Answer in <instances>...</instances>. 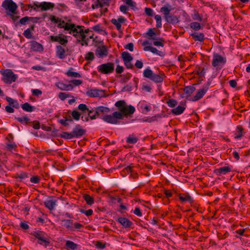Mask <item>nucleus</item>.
Masks as SVG:
<instances>
[{
	"instance_id": "1",
	"label": "nucleus",
	"mask_w": 250,
	"mask_h": 250,
	"mask_svg": "<svg viewBox=\"0 0 250 250\" xmlns=\"http://www.w3.org/2000/svg\"><path fill=\"white\" fill-rule=\"evenodd\" d=\"M115 106L118 108L119 111L112 113V117H109L108 119H110L111 123H115V125L120 124L124 116H131L135 111L133 106L127 105L124 100L117 101L115 103Z\"/></svg>"
},
{
	"instance_id": "2",
	"label": "nucleus",
	"mask_w": 250,
	"mask_h": 250,
	"mask_svg": "<svg viewBox=\"0 0 250 250\" xmlns=\"http://www.w3.org/2000/svg\"><path fill=\"white\" fill-rule=\"evenodd\" d=\"M84 26L81 25H76L74 27L75 30L76 31V33H73L72 35L75 37L77 39V42L80 43L82 46H88V40L86 39L89 32H91L89 29L83 30Z\"/></svg>"
},
{
	"instance_id": "3",
	"label": "nucleus",
	"mask_w": 250,
	"mask_h": 250,
	"mask_svg": "<svg viewBox=\"0 0 250 250\" xmlns=\"http://www.w3.org/2000/svg\"><path fill=\"white\" fill-rule=\"evenodd\" d=\"M94 111H95V113L93 116H95V119L97 117H99L107 123L115 125V123H111L110 119H108L109 117H112V113L107 114L110 112L109 108L103 106H98L95 108Z\"/></svg>"
},
{
	"instance_id": "4",
	"label": "nucleus",
	"mask_w": 250,
	"mask_h": 250,
	"mask_svg": "<svg viewBox=\"0 0 250 250\" xmlns=\"http://www.w3.org/2000/svg\"><path fill=\"white\" fill-rule=\"evenodd\" d=\"M38 239L37 244L43 246L44 248L48 247L50 244V237L42 231H36L31 233Z\"/></svg>"
},
{
	"instance_id": "5",
	"label": "nucleus",
	"mask_w": 250,
	"mask_h": 250,
	"mask_svg": "<svg viewBox=\"0 0 250 250\" xmlns=\"http://www.w3.org/2000/svg\"><path fill=\"white\" fill-rule=\"evenodd\" d=\"M171 10L172 9L170 7H168L164 6L161 8L160 12L163 14L165 20L167 22L176 24L178 22L179 20L176 16L173 15H170Z\"/></svg>"
},
{
	"instance_id": "6",
	"label": "nucleus",
	"mask_w": 250,
	"mask_h": 250,
	"mask_svg": "<svg viewBox=\"0 0 250 250\" xmlns=\"http://www.w3.org/2000/svg\"><path fill=\"white\" fill-rule=\"evenodd\" d=\"M62 221L63 222V226L71 231H82L84 228L83 225L78 222L73 223L72 220L64 219Z\"/></svg>"
},
{
	"instance_id": "7",
	"label": "nucleus",
	"mask_w": 250,
	"mask_h": 250,
	"mask_svg": "<svg viewBox=\"0 0 250 250\" xmlns=\"http://www.w3.org/2000/svg\"><path fill=\"white\" fill-rule=\"evenodd\" d=\"M2 6L6 11L7 15L11 13L17 14L18 6L12 0H4L2 3Z\"/></svg>"
},
{
	"instance_id": "8",
	"label": "nucleus",
	"mask_w": 250,
	"mask_h": 250,
	"mask_svg": "<svg viewBox=\"0 0 250 250\" xmlns=\"http://www.w3.org/2000/svg\"><path fill=\"white\" fill-rule=\"evenodd\" d=\"M2 80L7 84H10L16 81L17 75L15 74L11 69H6L2 73Z\"/></svg>"
},
{
	"instance_id": "9",
	"label": "nucleus",
	"mask_w": 250,
	"mask_h": 250,
	"mask_svg": "<svg viewBox=\"0 0 250 250\" xmlns=\"http://www.w3.org/2000/svg\"><path fill=\"white\" fill-rule=\"evenodd\" d=\"M97 69L102 74H108L113 72L114 64L110 62L103 63L98 66Z\"/></svg>"
},
{
	"instance_id": "10",
	"label": "nucleus",
	"mask_w": 250,
	"mask_h": 250,
	"mask_svg": "<svg viewBox=\"0 0 250 250\" xmlns=\"http://www.w3.org/2000/svg\"><path fill=\"white\" fill-rule=\"evenodd\" d=\"M75 26V24L74 23L66 22L64 21L61 20V22H59V24H58V27L63 28L65 31H68V33L72 35L73 33L76 32V31L74 29Z\"/></svg>"
},
{
	"instance_id": "11",
	"label": "nucleus",
	"mask_w": 250,
	"mask_h": 250,
	"mask_svg": "<svg viewBox=\"0 0 250 250\" xmlns=\"http://www.w3.org/2000/svg\"><path fill=\"white\" fill-rule=\"evenodd\" d=\"M226 58L222 57L220 55L216 53L213 56L212 65L214 67H217L221 65H224L226 63Z\"/></svg>"
},
{
	"instance_id": "12",
	"label": "nucleus",
	"mask_w": 250,
	"mask_h": 250,
	"mask_svg": "<svg viewBox=\"0 0 250 250\" xmlns=\"http://www.w3.org/2000/svg\"><path fill=\"white\" fill-rule=\"evenodd\" d=\"M86 94L90 97H103L105 95V91L100 89H90L86 92Z\"/></svg>"
},
{
	"instance_id": "13",
	"label": "nucleus",
	"mask_w": 250,
	"mask_h": 250,
	"mask_svg": "<svg viewBox=\"0 0 250 250\" xmlns=\"http://www.w3.org/2000/svg\"><path fill=\"white\" fill-rule=\"evenodd\" d=\"M62 36H64L63 35L61 34L58 36H51L49 38L52 42H58L62 45H66L68 42V40L62 38Z\"/></svg>"
},
{
	"instance_id": "14",
	"label": "nucleus",
	"mask_w": 250,
	"mask_h": 250,
	"mask_svg": "<svg viewBox=\"0 0 250 250\" xmlns=\"http://www.w3.org/2000/svg\"><path fill=\"white\" fill-rule=\"evenodd\" d=\"M231 166H225L223 167H221L219 168L215 169L214 172L217 175L220 176L221 175H225L231 171Z\"/></svg>"
},
{
	"instance_id": "15",
	"label": "nucleus",
	"mask_w": 250,
	"mask_h": 250,
	"mask_svg": "<svg viewBox=\"0 0 250 250\" xmlns=\"http://www.w3.org/2000/svg\"><path fill=\"white\" fill-rule=\"evenodd\" d=\"M72 132L74 138H79L85 134V130L82 129L81 126L78 125L73 128Z\"/></svg>"
},
{
	"instance_id": "16",
	"label": "nucleus",
	"mask_w": 250,
	"mask_h": 250,
	"mask_svg": "<svg viewBox=\"0 0 250 250\" xmlns=\"http://www.w3.org/2000/svg\"><path fill=\"white\" fill-rule=\"evenodd\" d=\"M34 5L37 6L38 8H41L42 11H46L55 6L54 3L49 2H42L39 4L34 3Z\"/></svg>"
},
{
	"instance_id": "17",
	"label": "nucleus",
	"mask_w": 250,
	"mask_h": 250,
	"mask_svg": "<svg viewBox=\"0 0 250 250\" xmlns=\"http://www.w3.org/2000/svg\"><path fill=\"white\" fill-rule=\"evenodd\" d=\"M30 49L34 51L42 52L43 51L42 45L36 41H32L30 42Z\"/></svg>"
},
{
	"instance_id": "18",
	"label": "nucleus",
	"mask_w": 250,
	"mask_h": 250,
	"mask_svg": "<svg viewBox=\"0 0 250 250\" xmlns=\"http://www.w3.org/2000/svg\"><path fill=\"white\" fill-rule=\"evenodd\" d=\"M78 109L84 113H87L91 120L95 119V116H92L91 113L94 112V109H89L85 104H81L78 106Z\"/></svg>"
},
{
	"instance_id": "19",
	"label": "nucleus",
	"mask_w": 250,
	"mask_h": 250,
	"mask_svg": "<svg viewBox=\"0 0 250 250\" xmlns=\"http://www.w3.org/2000/svg\"><path fill=\"white\" fill-rule=\"evenodd\" d=\"M55 85L62 90H71L74 86L71 84H65L62 82H58L55 83Z\"/></svg>"
},
{
	"instance_id": "20",
	"label": "nucleus",
	"mask_w": 250,
	"mask_h": 250,
	"mask_svg": "<svg viewBox=\"0 0 250 250\" xmlns=\"http://www.w3.org/2000/svg\"><path fill=\"white\" fill-rule=\"evenodd\" d=\"M208 91V87H203L200 89L196 94V95L193 97V101H197L201 99L206 94Z\"/></svg>"
},
{
	"instance_id": "21",
	"label": "nucleus",
	"mask_w": 250,
	"mask_h": 250,
	"mask_svg": "<svg viewBox=\"0 0 250 250\" xmlns=\"http://www.w3.org/2000/svg\"><path fill=\"white\" fill-rule=\"evenodd\" d=\"M107 49L105 45L98 47L96 50V54L99 57H103L107 55Z\"/></svg>"
},
{
	"instance_id": "22",
	"label": "nucleus",
	"mask_w": 250,
	"mask_h": 250,
	"mask_svg": "<svg viewBox=\"0 0 250 250\" xmlns=\"http://www.w3.org/2000/svg\"><path fill=\"white\" fill-rule=\"evenodd\" d=\"M118 221L125 228H130L133 225V223L128 219L125 217H120Z\"/></svg>"
},
{
	"instance_id": "23",
	"label": "nucleus",
	"mask_w": 250,
	"mask_h": 250,
	"mask_svg": "<svg viewBox=\"0 0 250 250\" xmlns=\"http://www.w3.org/2000/svg\"><path fill=\"white\" fill-rule=\"evenodd\" d=\"M65 52V49L62 46L60 45L56 46V54L60 59H62L66 57Z\"/></svg>"
},
{
	"instance_id": "24",
	"label": "nucleus",
	"mask_w": 250,
	"mask_h": 250,
	"mask_svg": "<svg viewBox=\"0 0 250 250\" xmlns=\"http://www.w3.org/2000/svg\"><path fill=\"white\" fill-rule=\"evenodd\" d=\"M149 44L150 43L148 41H145L143 42L142 45L144 46V50L146 51H149L152 53L156 54L158 50L155 47L150 45H147Z\"/></svg>"
},
{
	"instance_id": "25",
	"label": "nucleus",
	"mask_w": 250,
	"mask_h": 250,
	"mask_svg": "<svg viewBox=\"0 0 250 250\" xmlns=\"http://www.w3.org/2000/svg\"><path fill=\"white\" fill-rule=\"evenodd\" d=\"M165 77H166L164 74H161L160 75H158V74L153 73L150 80L156 83H161L163 81V80Z\"/></svg>"
},
{
	"instance_id": "26",
	"label": "nucleus",
	"mask_w": 250,
	"mask_h": 250,
	"mask_svg": "<svg viewBox=\"0 0 250 250\" xmlns=\"http://www.w3.org/2000/svg\"><path fill=\"white\" fill-rule=\"evenodd\" d=\"M244 134V128L241 125L236 127V130L234 132V138L236 139H240Z\"/></svg>"
},
{
	"instance_id": "27",
	"label": "nucleus",
	"mask_w": 250,
	"mask_h": 250,
	"mask_svg": "<svg viewBox=\"0 0 250 250\" xmlns=\"http://www.w3.org/2000/svg\"><path fill=\"white\" fill-rule=\"evenodd\" d=\"M190 36L195 41L203 42L205 40V35L202 33L194 32L190 34Z\"/></svg>"
},
{
	"instance_id": "28",
	"label": "nucleus",
	"mask_w": 250,
	"mask_h": 250,
	"mask_svg": "<svg viewBox=\"0 0 250 250\" xmlns=\"http://www.w3.org/2000/svg\"><path fill=\"white\" fill-rule=\"evenodd\" d=\"M179 199L182 202H188L191 203L193 202L191 197L188 194H180Z\"/></svg>"
},
{
	"instance_id": "29",
	"label": "nucleus",
	"mask_w": 250,
	"mask_h": 250,
	"mask_svg": "<svg viewBox=\"0 0 250 250\" xmlns=\"http://www.w3.org/2000/svg\"><path fill=\"white\" fill-rule=\"evenodd\" d=\"M6 101L9 103V105L15 108L16 109H18L19 108L20 105L18 103V101L16 100L13 99L12 98L6 97Z\"/></svg>"
},
{
	"instance_id": "30",
	"label": "nucleus",
	"mask_w": 250,
	"mask_h": 250,
	"mask_svg": "<svg viewBox=\"0 0 250 250\" xmlns=\"http://www.w3.org/2000/svg\"><path fill=\"white\" fill-rule=\"evenodd\" d=\"M65 247L67 250H75L77 249L78 245L73 241L67 240L65 243Z\"/></svg>"
},
{
	"instance_id": "31",
	"label": "nucleus",
	"mask_w": 250,
	"mask_h": 250,
	"mask_svg": "<svg viewBox=\"0 0 250 250\" xmlns=\"http://www.w3.org/2000/svg\"><path fill=\"white\" fill-rule=\"evenodd\" d=\"M139 139L135 135L132 134L129 135L128 137L126 138V141L128 144H134L136 143Z\"/></svg>"
},
{
	"instance_id": "32",
	"label": "nucleus",
	"mask_w": 250,
	"mask_h": 250,
	"mask_svg": "<svg viewBox=\"0 0 250 250\" xmlns=\"http://www.w3.org/2000/svg\"><path fill=\"white\" fill-rule=\"evenodd\" d=\"M185 107L183 106L179 105L171 110V113L174 115H178L182 114L185 110Z\"/></svg>"
},
{
	"instance_id": "33",
	"label": "nucleus",
	"mask_w": 250,
	"mask_h": 250,
	"mask_svg": "<svg viewBox=\"0 0 250 250\" xmlns=\"http://www.w3.org/2000/svg\"><path fill=\"white\" fill-rule=\"evenodd\" d=\"M34 27L35 25L34 24H33L30 27V28L25 30L23 33V36L27 39H31L32 38V35L31 31V30H34Z\"/></svg>"
},
{
	"instance_id": "34",
	"label": "nucleus",
	"mask_w": 250,
	"mask_h": 250,
	"mask_svg": "<svg viewBox=\"0 0 250 250\" xmlns=\"http://www.w3.org/2000/svg\"><path fill=\"white\" fill-rule=\"evenodd\" d=\"M122 58L124 62H131L133 60V57L130 53L124 51L122 53Z\"/></svg>"
},
{
	"instance_id": "35",
	"label": "nucleus",
	"mask_w": 250,
	"mask_h": 250,
	"mask_svg": "<svg viewBox=\"0 0 250 250\" xmlns=\"http://www.w3.org/2000/svg\"><path fill=\"white\" fill-rule=\"evenodd\" d=\"M45 207L50 210H53L56 205V201L53 200H48L44 202Z\"/></svg>"
},
{
	"instance_id": "36",
	"label": "nucleus",
	"mask_w": 250,
	"mask_h": 250,
	"mask_svg": "<svg viewBox=\"0 0 250 250\" xmlns=\"http://www.w3.org/2000/svg\"><path fill=\"white\" fill-rule=\"evenodd\" d=\"M195 87L193 86H186L184 88V91L187 94V96H190L192 93L195 90Z\"/></svg>"
},
{
	"instance_id": "37",
	"label": "nucleus",
	"mask_w": 250,
	"mask_h": 250,
	"mask_svg": "<svg viewBox=\"0 0 250 250\" xmlns=\"http://www.w3.org/2000/svg\"><path fill=\"white\" fill-rule=\"evenodd\" d=\"M83 199L86 202V204L88 205H92L94 203V198L90 196L88 194H84L83 196Z\"/></svg>"
},
{
	"instance_id": "38",
	"label": "nucleus",
	"mask_w": 250,
	"mask_h": 250,
	"mask_svg": "<svg viewBox=\"0 0 250 250\" xmlns=\"http://www.w3.org/2000/svg\"><path fill=\"white\" fill-rule=\"evenodd\" d=\"M21 108L25 111L32 112L35 109V107L32 106L28 103H25L21 105Z\"/></svg>"
},
{
	"instance_id": "39",
	"label": "nucleus",
	"mask_w": 250,
	"mask_h": 250,
	"mask_svg": "<svg viewBox=\"0 0 250 250\" xmlns=\"http://www.w3.org/2000/svg\"><path fill=\"white\" fill-rule=\"evenodd\" d=\"M132 75L130 73H127L125 74L121 75L120 82L122 83H126L131 78Z\"/></svg>"
},
{
	"instance_id": "40",
	"label": "nucleus",
	"mask_w": 250,
	"mask_h": 250,
	"mask_svg": "<svg viewBox=\"0 0 250 250\" xmlns=\"http://www.w3.org/2000/svg\"><path fill=\"white\" fill-rule=\"evenodd\" d=\"M73 68H70L69 70L65 73V74L68 77H75V78H80L81 77V75L77 72H73Z\"/></svg>"
},
{
	"instance_id": "41",
	"label": "nucleus",
	"mask_w": 250,
	"mask_h": 250,
	"mask_svg": "<svg viewBox=\"0 0 250 250\" xmlns=\"http://www.w3.org/2000/svg\"><path fill=\"white\" fill-rule=\"evenodd\" d=\"M153 73V71L149 68H147L144 70L143 75L144 77L150 80Z\"/></svg>"
},
{
	"instance_id": "42",
	"label": "nucleus",
	"mask_w": 250,
	"mask_h": 250,
	"mask_svg": "<svg viewBox=\"0 0 250 250\" xmlns=\"http://www.w3.org/2000/svg\"><path fill=\"white\" fill-rule=\"evenodd\" d=\"M60 137L65 139H71L74 138L72 132L70 133L67 132H63L60 135Z\"/></svg>"
},
{
	"instance_id": "43",
	"label": "nucleus",
	"mask_w": 250,
	"mask_h": 250,
	"mask_svg": "<svg viewBox=\"0 0 250 250\" xmlns=\"http://www.w3.org/2000/svg\"><path fill=\"white\" fill-rule=\"evenodd\" d=\"M15 119L21 124H27L30 119L27 116L23 117H15Z\"/></svg>"
},
{
	"instance_id": "44",
	"label": "nucleus",
	"mask_w": 250,
	"mask_h": 250,
	"mask_svg": "<svg viewBox=\"0 0 250 250\" xmlns=\"http://www.w3.org/2000/svg\"><path fill=\"white\" fill-rule=\"evenodd\" d=\"M190 27L192 29L197 31L199 30L201 28V26L200 23L197 22H192L190 24Z\"/></svg>"
},
{
	"instance_id": "45",
	"label": "nucleus",
	"mask_w": 250,
	"mask_h": 250,
	"mask_svg": "<svg viewBox=\"0 0 250 250\" xmlns=\"http://www.w3.org/2000/svg\"><path fill=\"white\" fill-rule=\"evenodd\" d=\"M167 105L170 107H174L177 104V102L173 99H170L167 102Z\"/></svg>"
},
{
	"instance_id": "46",
	"label": "nucleus",
	"mask_w": 250,
	"mask_h": 250,
	"mask_svg": "<svg viewBox=\"0 0 250 250\" xmlns=\"http://www.w3.org/2000/svg\"><path fill=\"white\" fill-rule=\"evenodd\" d=\"M80 211L82 213L84 214L87 216L92 215L93 212V210L92 209H89L88 210H85L83 208H81L80 209Z\"/></svg>"
},
{
	"instance_id": "47",
	"label": "nucleus",
	"mask_w": 250,
	"mask_h": 250,
	"mask_svg": "<svg viewBox=\"0 0 250 250\" xmlns=\"http://www.w3.org/2000/svg\"><path fill=\"white\" fill-rule=\"evenodd\" d=\"M84 58L86 61H93L94 59V54L92 52H88L85 55Z\"/></svg>"
},
{
	"instance_id": "48",
	"label": "nucleus",
	"mask_w": 250,
	"mask_h": 250,
	"mask_svg": "<svg viewBox=\"0 0 250 250\" xmlns=\"http://www.w3.org/2000/svg\"><path fill=\"white\" fill-rule=\"evenodd\" d=\"M155 19L156 21V27L160 28L162 27V19L160 15H157L155 16Z\"/></svg>"
},
{
	"instance_id": "49",
	"label": "nucleus",
	"mask_w": 250,
	"mask_h": 250,
	"mask_svg": "<svg viewBox=\"0 0 250 250\" xmlns=\"http://www.w3.org/2000/svg\"><path fill=\"white\" fill-rule=\"evenodd\" d=\"M192 18L194 20L201 21H202V17L200 15L197 11H195L192 15Z\"/></svg>"
},
{
	"instance_id": "50",
	"label": "nucleus",
	"mask_w": 250,
	"mask_h": 250,
	"mask_svg": "<svg viewBox=\"0 0 250 250\" xmlns=\"http://www.w3.org/2000/svg\"><path fill=\"white\" fill-rule=\"evenodd\" d=\"M58 96L61 100L63 101L66 98L70 97V95L64 92H60L59 93Z\"/></svg>"
},
{
	"instance_id": "51",
	"label": "nucleus",
	"mask_w": 250,
	"mask_h": 250,
	"mask_svg": "<svg viewBox=\"0 0 250 250\" xmlns=\"http://www.w3.org/2000/svg\"><path fill=\"white\" fill-rule=\"evenodd\" d=\"M164 42H165L164 40L163 39L160 38V39H159V41H154L153 43L155 46L163 47L164 45Z\"/></svg>"
},
{
	"instance_id": "52",
	"label": "nucleus",
	"mask_w": 250,
	"mask_h": 250,
	"mask_svg": "<svg viewBox=\"0 0 250 250\" xmlns=\"http://www.w3.org/2000/svg\"><path fill=\"white\" fill-rule=\"evenodd\" d=\"M71 115L75 120L78 121L80 118L81 114L76 110L73 111Z\"/></svg>"
},
{
	"instance_id": "53",
	"label": "nucleus",
	"mask_w": 250,
	"mask_h": 250,
	"mask_svg": "<svg viewBox=\"0 0 250 250\" xmlns=\"http://www.w3.org/2000/svg\"><path fill=\"white\" fill-rule=\"evenodd\" d=\"M17 147V146L15 143L12 144H7L6 146V148L7 150L10 151H12V150H16Z\"/></svg>"
},
{
	"instance_id": "54",
	"label": "nucleus",
	"mask_w": 250,
	"mask_h": 250,
	"mask_svg": "<svg viewBox=\"0 0 250 250\" xmlns=\"http://www.w3.org/2000/svg\"><path fill=\"white\" fill-rule=\"evenodd\" d=\"M111 201L113 203H115L116 201H117L118 203H120L122 202V199L120 197H118L117 196H109Z\"/></svg>"
},
{
	"instance_id": "55",
	"label": "nucleus",
	"mask_w": 250,
	"mask_h": 250,
	"mask_svg": "<svg viewBox=\"0 0 250 250\" xmlns=\"http://www.w3.org/2000/svg\"><path fill=\"white\" fill-rule=\"evenodd\" d=\"M112 24L116 26L118 30H120L121 29V24L118 22L116 19H112L111 21Z\"/></svg>"
},
{
	"instance_id": "56",
	"label": "nucleus",
	"mask_w": 250,
	"mask_h": 250,
	"mask_svg": "<svg viewBox=\"0 0 250 250\" xmlns=\"http://www.w3.org/2000/svg\"><path fill=\"white\" fill-rule=\"evenodd\" d=\"M229 234L227 231H226L224 234H222L220 233H217V237L220 240L225 239L227 238L229 236Z\"/></svg>"
},
{
	"instance_id": "57",
	"label": "nucleus",
	"mask_w": 250,
	"mask_h": 250,
	"mask_svg": "<svg viewBox=\"0 0 250 250\" xmlns=\"http://www.w3.org/2000/svg\"><path fill=\"white\" fill-rule=\"evenodd\" d=\"M29 21V18L27 16L24 17L22 18L20 20L19 22L22 25H25L26 23H28Z\"/></svg>"
},
{
	"instance_id": "58",
	"label": "nucleus",
	"mask_w": 250,
	"mask_h": 250,
	"mask_svg": "<svg viewBox=\"0 0 250 250\" xmlns=\"http://www.w3.org/2000/svg\"><path fill=\"white\" fill-rule=\"evenodd\" d=\"M197 73L200 76L204 77L205 74V71L204 68H202L201 67H198V69L197 70Z\"/></svg>"
},
{
	"instance_id": "59",
	"label": "nucleus",
	"mask_w": 250,
	"mask_h": 250,
	"mask_svg": "<svg viewBox=\"0 0 250 250\" xmlns=\"http://www.w3.org/2000/svg\"><path fill=\"white\" fill-rule=\"evenodd\" d=\"M96 247L100 249H103L105 248V243L100 241H97L95 244Z\"/></svg>"
},
{
	"instance_id": "60",
	"label": "nucleus",
	"mask_w": 250,
	"mask_h": 250,
	"mask_svg": "<svg viewBox=\"0 0 250 250\" xmlns=\"http://www.w3.org/2000/svg\"><path fill=\"white\" fill-rule=\"evenodd\" d=\"M40 181V178L38 176H33L30 178V182L33 183L38 184Z\"/></svg>"
},
{
	"instance_id": "61",
	"label": "nucleus",
	"mask_w": 250,
	"mask_h": 250,
	"mask_svg": "<svg viewBox=\"0 0 250 250\" xmlns=\"http://www.w3.org/2000/svg\"><path fill=\"white\" fill-rule=\"evenodd\" d=\"M124 68L122 66H121L120 65H117V67L115 69L116 73L121 74L124 72Z\"/></svg>"
},
{
	"instance_id": "62",
	"label": "nucleus",
	"mask_w": 250,
	"mask_h": 250,
	"mask_svg": "<svg viewBox=\"0 0 250 250\" xmlns=\"http://www.w3.org/2000/svg\"><path fill=\"white\" fill-rule=\"evenodd\" d=\"M146 34L151 38L152 39H154L153 38V36L156 35V33L154 32L152 28H149L146 33Z\"/></svg>"
},
{
	"instance_id": "63",
	"label": "nucleus",
	"mask_w": 250,
	"mask_h": 250,
	"mask_svg": "<svg viewBox=\"0 0 250 250\" xmlns=\"http://www.w3.org/2000/svg\"><path fill=\"white\" fill-rule=\"evenodd\" d=\"M32 94L36 96H39L42 94V91L38 89H34L32 90Z\"/></svg>"
},
{
	"instance_id": "64",
	"label": "nucleus",
	"mask_w": 250,
	"mask_h": 250,
	"mask_svg": "<svg viewBox=\"0 0 250 250\" xmlns=\"http://www.w3.org/2000/svg\"><path fill=\"white\" fill-rule=\"evenodd\" d=\"M125 48L129 50L130 51H133L134 49V44L133 43L130 42L127 44L125 46Z\"/></svg>"
}]
</instances>
